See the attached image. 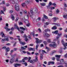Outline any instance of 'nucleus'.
<instances>
[{
    "label": "nucleus",
    "mask_w": 67,
    "mask_h": 67,
    "mask_svg": "<svg viewBox=\"0 0 67 67\" xmlns=\"http://www.w3.org/2000/svg\"><path fill=\"white\" fill-rule=\"evenodd\" d=\"M35 39L36 40V43L37 44V45L36 46V50H37L38 47L39 46V45L38 44V43H42V40H39L37 38H36Z\"/></svg>",
    "instance_id": "obj_1"
},
{
    "label": "nucleus",
    "mask_w": 67,
    "mask_h": 67,
    "mask_svg": "<svg viewBox=\"0 0 67 67\" xmlns=\"http://www.w3.org/2000/svg\"><path fill=\"white\" fill-rule=\"evenodd\" d=\"M35 59H34L33 60H31L30 61V60H29L28 61L29 62H30V63H32V64H33L35 63V62H37V61L38 60L37 59V56H36L35 57Z\"/></svg>",
    "instance_id": "obj_2"
},
{
    "label": "nucleus",
    "mask_w": 67,
    "mask_h": 67,
    "mask_svg": "<svg viewBox=\"0 0 67 67\" xmlns=\"http://www.w3.org/2000/svg\"><path fill=\"white\" fill-rule=\"evenodd\" d=\"M62 44L64 46V50L66 49L67 48L66 46H67V43H65L64 41L63 40H62Z\"/></svg>",
    "instance_id": "obj_3"
},
{
    "label": "nucleus",
    "mask_w": 67,
    "mask_h": 67,
    "mask_svg": "<svg viewBox=\"0 0 67 67\" xmlns=\"http://www.w3.org/2000/svg\"><path fill=\"white\" fill-rule=\"evenodd\" d=\"M52 44H49V46L50 47H54V48H56L57 46V45L56 44V43L55 42H53L52 43Z\"/></svg>",
    "instance_id": "obj_4"
},
{
    "label": "nucleus",
    "mask_w": 67,
    "mask_h": 67,
    "mask_svg": "<svg viewBox=\"0 0 67 67\" xmlns=\"http://www.w3.org/2000/svg\"><path fill=\"white\" fill-rule=\"evenodd\" d=\"M46 48L47 49V52H46L44 50H42V54H44L43 53H46V54H47L48 53V51H50V49L49 48L47 47H46Z\"/></svg>",
    "instance_id": "obj_5"
},
{
    "label": "nucleus",
    "mask_w": 67,
    "mask_h": 67,
    "mask_svg": "<svg viewBox=\"0 0 67 67\" xmlns=\"http://www.w3.org/2000/svg\"><path fill=\"white\" fill-rule=\"evenodd\" d=\"M46 48L47 49V52H46L44 50H42V54H44L43 53H46V54H47L48 53V51H50V49L49 48L47 47H46Z\"/></svg>",
    "instance_id": "obj_6"
},
{
    "label": "nucleus",
    "mask_w": 67,
    "mask_h": 67,
    "mask_svg": "<svg viewBox=\"0 0 67 67\" xmlns=\"http://www.w3.org/2000/svg\"><path fill=\"white\" fill-rule=\"evenodd\" d=\"M15 10L18 11H19V5L18 4H16L15 5Z\"/></svg>",
    "instance_id": "obj_7"
},
{
    "label": "nucleus",
    "mask_w": 67,
    "mask_h": 67,
    "mask_svg": "<svg viewBox=\"0 0 67 67\" xmlns=\"http://www.w3.org/2000/svg\"><path fill=\"white\" fill-rule=\"evenodd\" d=\"M55 56L56 57H57L56 58V60H57V61H58V62H59V61H60V58L61 55H56Z\"/></svg>",
    "instance_id": "obj_8"
},
{
    "label": "nucleus",
    "mask_w": 67,
    "mask_h": 67,
    "mask_svg": "<svg viewBox=\"0 0 67 67\" xmlns=\"http://www.w3.org/2000/svg\"><path fill=\"white\" fill-rule=\"evenodd\" d=\"M15 60V58L14 57H13V58H12L10 60V64H12L14 62Z\"/></svg>",
    "instance_id": "obj_9"
},
{
    "label": "nucleus",
    "mask_w": 67,
    "mask_h": 67,
    "mask_svg": "<svg viewBox=\"0 0 67 67\" xmlns=\"http://www.w3.org/2000/svg\"><path fill=\"white\" fill-rule=\"evenodd\" d=\"M28 15H30V17H31V18H33L32 16L33 15V12L32 10H30V13L29 12H28Z\"/></svg>",
    "instance_id": "obj_10"
},
{
    "label": "nucleus",
    "mask_w": 67,
    "mask_h": 67,
    "mask_svg": "<svg viewBox=\"0 0 67 67\" xmlns=\"http://www.w3.org/2000/svg\"><path fill=\"white\" fill-rule=\"evenodd\" d=\"M18 39L21 44H22V45H23L25 44L26 43L25 42H22V41H21V39L20 38H18Z\"/></svg>",
    "instance_id": "obj_11"
},
{
    "label": "nucleus",
    "mask_w": 67,
    "mask_h": 67,
    "mask_svg": "<svg viewBox=\"0 0 67 67\" xmlns=\"http://www.w3.org/2000/svg\"><path fill=\"white\" fill-rule=\"evenodd\" d=\"M14 28H15V29H17L19 31H20V29H19V28L18 27V26L16 24H15V25L14 26Z\"/></svg>",
    "instance_id": "obj_12"
},
{
    "label": "nucleus",
    "mask_w": 67,
    "mask_h": 67,
    "mask_svg": "<svg viewBox=\"0 0 67 67\" xmlns=\"http://www.w3.org/2000/svg\"><path fill=\"white\" fill-rule=\"evenodd\" d=\"M43 35L44 36H47V37H49V35L47 34V33H45V32H43Z\"/></svg>",
    "instance_id": "obj_13"
},
{
    "label": "nucleus",
    "mask_w": 67,
    "mask_h": 67,
    "mask_svg": "<svg viewBox=\"0 0 67 67\" xmlns=\"http://www.w3.org/2000/svg\"><path fill=\"white\" fill-rule=\"evenodd\" d=\"M1 35L2 36V37H4L5 38V35H4V34L3 33V32H2L1 33Z\"/></svg>",
    "instance_id": "obj_14"
},
{
    "label": "nucleus",
    "mask_w": 67,
    "mask_h": 67,
    "mask_svg": "<svg viewBox=\"0 0 67 67\" xmlns=\"http://www.w3.org/2000/svg\"><path fill=\"white\" fill-rule=\"evenodd\" d=\"M52 19L53 20V22H55L57 20H58V18L56 17H54L52 18Z\"/></svg>",
    "instance_id": "obj_15"
},
{
    "label": "nucleus",
    "mask_w": 67,
    "mask_h": 67,
    "mask_svg": "<svg viewBox=\"0 0 67 67\" xmlns=\"http://www.w3.org/2000/svg\"><path fill=\"white\" fill-rule=\"evenodd\" d=\"M22 64H24L25 66H27V63L25 62V61L24 60V59H23V63Z\"/></svg>",
    "instance_id": "obj_16"
},
{
    "label": "nucleus",
    "mask_w": 67,
    "mask_h": 67,
    "mask_svg": "<svg viewBox=\"0 0 67 67\" xmlns=\"http://www.w3.org/2000/svg\"><path fill=\"white\" fill-rule=\"evenodd\" d=\"M30 2V0H27L25 1V3L26 5V4H28Z\"/></svg>",
    "instance_id": "obj_17"
},
{
    "label": "nucleus",
    "mask_w": 67,
    "mask_h": 67,
    "mask_svg": "<svg viewBox=\"0 0 67 67\" xmlns=\"http://www.w3.org/2000/svg\"><path fill=\"white\" fill-rule=\"evenodd\" d=\"M60 64H64V60L63 59H62L60 60Z\"/></svg>",
    "instance_id": "obj_18"
},
{
    "label": "nucleus",
    "mask_w": 67,
    "mask_h": 67,
    "mask_svg": "<svg viewBox=\"0 0 67 67\" xmlns=\"http://www.w3.org/2000/svg\"><path fill=\"white\" fill-rule=\"evenodd\" d=\"M11 18L13 21H14L15 19V17L14 16H13V14H12L11 15Z\"/></svg>",
    "instance_id": "obj_19"
},
{
    "label": "nucleus",
    "mask_w": 67,
    "mask_h": 67,
    "mask_svg": "<svg viewBox=\"0 0 67 67\" xmlns=\"http://www.w3.org/2000/svg\"><path fill=\"white\" fill-rule=\"evenodd\" d=\"M21 64H14L15 67H18V66H20Z\"/></svg>",
    "instance_id": "obj_20"
},
{
    "label": "nucleus",
    "mask_w": 67,
    "mask_h": 67,
    "mask_svg": "<svg viewBox=\"0 0 67 67\" xmlns=\"http://www.w3.org/2000/svg\"><path fill=\"white\" fill-rule=\"evenodd\" d=\"M40 59L41 60H42L43 59V54L42 53H41L40 54Z\"/></svg>",
    "instance_id": "obj_21"
},
{
    "label": "nucleus",
    "mask_w": 67,
    "mask_h": 67,
    "mask_svg": "<svg viewBox=\"0 0 67 67\" xmlns=\"http://www.w3.org/2000/svg\"><path fill=\"white\" fill-rule=\"evenodd\" d=\"M29 49L30 51H35V49L32 48H29Z\"/></svg>",
    "instance_id": "obj_22"
},
{
    "label": "nucleus",
    "mask_w": 67,
    "mask_h": 67,
    "mask_svg": "<svg viewBox=\"0 0 67 67\" xmlns=\"http://www.w3.org/2000/svg\"><path fill=\"white\" fill-rule=\"evenodd\" d=\"M46 3H40V5H41V6H43V7L45 6V5H46Z\"/></svg>",
    "instance_id": "obj_23"
},
{
    "label": "nucleus",
    "mask_w": 67,
    "mask_h": 67,
    "mask_svg": "<svg viewBox=\"0 0 67 67\" xmlns=\"http://www.w3.org/2000/svg\"><path fill=\"white\" fill-rule=\"evenodd\" d=\"M21 5L22 7H25V6H26V4L25 3H23L21 4Z\"/></svg>",
    "instance_id": "obj_24"
},
{
    "label": "nucleus",
    "mask_w": 67,
    "mask_h": 67,
    "mask_svg": "<svg viewBox=\"0 0 67 67\" xmlns=\"http://www.w3.org/2000/svg\"><path fill=\"white\" fill-rule=\"evenodd\" d=\"M5 51L7 52H8L10 51V48L9 47L6 48L5 49Z\"/></svg>",
    "instance_id": "obj_25"
},
{
    "label": "nucleus",
    "mask_w": 67,
    "mask_h": 67,
    "mask_svg": "<svg viewBox=\"0 0 67 67\" xmlns=\"http://www.w3.org/2000/svg\"><path fill=\"white\" fill-rule=\"evenodd\" d=\"M31 58L30 57H29V58L25 57L24 58V59H25V60H26V59H29V60H31Z\"/></svg>",
    "instance_id": "obj_26"
},
{
    "label": "nucleus",
    "mask_w": 67,
    "mask_h": 67,
    "mask_svg": "<svg viewBox=\"0 0 67 67\" xmlns=\"http://www.w3.org/2000/svg\"><path fill=\"white\" fill-rule=\"evenodd\" d=\"M52 30H56L57 27L55 26H54L53 27H52Z\"/></svg>",
    "instance_id": "obj_27"
},
{
    "label": "nucleus",
    "mask_w": 67,
    "mask_h": 67,
    "mask_svg": "<svg viewBox=\"0 0 67 67\" xmlns=\"http://www.w3.org/2000/svg\"><path fill=\"white\" fill-rule=\"evenodd\" d=\"M24 19L25 20H28L29 19V16L28 15H26L24 17Z\"/></svg>",
    "instance_id": "obj_28"
},
{
    "label": "nucleus",
    "mask_w": 67,
    "mask_h": 67,
    "mask_svg": "<svg viewBox=\"0 0 67 67\" xmlns=\"http://www.w3.org/2000/svg\"><path fill=\"white\" fill-rule=\"evenodd\" d=\"M20 29H21L22 30H23V31H25V29H26L25 28H24L23 27H20Z\"/></svg>",
    "instance_id": "obj_29"
},
{
    "label": "nucleus",
    "mask_w": 67,
    "mask_h": 67,
    "mask_svg": "<svg viewBox=\"0 0 67 67\" xmlns=\"http://www.w3.org/2000/svg\"><path fill=\"white\" fill-rule=\"evenodd\" d=\"M20 29H21L22 30H23V31H25V29H26L25 28H24L23 27H20Z\"/></svg>",
    "instance_id": "obj_30"
},
{
    "label": "nucleus",
    "mask_w": 67,
    "mask_h": 67,
    "mask_svg": "<svg viewBox=\"0 0 67 67\" xmlns=\"http://www.w3.org/2000/svg\"><path fill=\"white\" fill-rule=\"evenodd\" d=\"M50 30L49 29H46L45 30V31L46 32H47L49 31V32H50Z\"/></svg>",
    "instance_id": "obj_31"
},
{
    "label": "nucleus",
    "mask_w": 67,
    "mask_h": 67,
    "mask_svg": "<svg viewBox=\"0 0 67 67\" xmlns=\"http://www.w3.org/2000/svg\"><path fill=\"white\" fill-rule=\"evenodd\" d=\"M12 4H15V5L16 4H18L17 3H15V2L14 1H12Z\"/></svg>",
    "instance_id": "obj_32"
},
{
    "label": "nucleus",
    "mask_w": 67,
    "mask_h": 67,
    "mask_svg": "<svg viewBox=\"0 0 67 67\" xmlns=\"http://www.w3.org/2000/svg\"><path fill=\"white\" fill-rule=\"evenodd\" d=\"M43 16H44V18H45V19H48V18H47V16H46V15H45L44 14L43 15Z\"/></svg>",
    "instance_id": "obj_33"
},
{
    "label": "nucleus",
    "mask_w": 67,
    "mask_h": 67,
    "mask_svg": "<svg viewBox=\"0 0 67 67\" xmlns=\"http://www.w3.org/2000/svg\"><path fill=\"white\" fill-rule=\"evenodd\" d=\"M1 7L3 8V10L4 11H5V10H6V8H5V7H3L2 6Z\"/></svg>",
    "instance_id": "obj_34"
},
{
    "label": "nucleus",
    "mask_w": 67,
    "mask_h": 67,
    "mask_svg": "<svg viewBox=\"0 0 67 67\" xmlns=\"http://www.w3.org/2000/svg\"><path fill=\"white\" fill-rule=\"evenodd\" d=\"M24 47H21V48L23 50H25V49H26V48H24Z\"/></svg>",
    "instance_id": "obj_35"
},
{
    "label": "nucleus",
    "mask_w": 67,
    "mask_h": 67,
    "mask_svg": "<svg viewBox=\"0 0 67 67\" xmlns=\"http://www.w3.org/2000/svg\"><path fill=\"white\" fill-rule=\"evenodd\" d=\"M35 55H36V56H38V55H39V53H38L36 52L35 53Z\"/></svg>",
    "instance_id": "obj_36"
},
{
    "label": "nucleus",
    "mask_w": 67,
    "mask_h": 67,
    "mask_svg": "<svg viewBox=\"0 0 67 67\" xmlns=\"http://www.w3.org/2000/svg\"><path fill=\"white\" fill-rule=\"evenodd\" d=\"M47 42H48V43H51V39H48Z\"/></svg>",
    "instance_id": "obj_37"
},
{
    "label": "nucleus",
    "mask_w": 67,
    "mask_h": 67,
    "mask_svg": "<svg viewBox=\"0 0 67 67\" xmlns=\"http://www.w3.org/2000/svg\"><path fill=\"white\" fill-rule=\"evenodd\" d=\"M5 41H7V42H8L9 41V38H5Z\"/></svg>",
    "instance_id": "obj_38"
},
{
    "label": "nucleus",
    "mask_w": 67,
    "mask_h": 67,
    "mask_svg": "<svg viewBox=\"0 0 67 67\" xmlns=\"http://www.w3.org/2000/svg\"><path fill=\"white\" fill-rule=\"evenodd\" d=\"M52 4H53L51 2H50L48 5H49V6H51V5H52Z\"/></svg>",
    "instance_id": "obj_39"
},
{
    "label": "nucleus",
    "mask_w": 67,
    "mask_h": 67,
    "mask_svg": "<svg viewBox=\"0 0 67 67\" xmlns=\"http://www.w3.org/2000/svg\"><path fill=\"white\" fill-rule=\"evenodd\" d=\"M50 9H51V10H53V9H55V7H50Z\"/></svg>",
    "instance_id": "obj_40"
},
{
    "label": "nucleus",
    "mask_w": 67,
    "mask_h": 67,
    "mask_svg": "<svg viewBox=\"0 0 67 67\" xmlns=\"http://www.w3.org/2000/svg\"><path fill=\"white\" fill-rule=\"evenodd\" d=\"M5 41V39H2L1 41V42L2 43H4V42H3V41Z\"/></svg>",
    "instance_id": "obj_41"
},
{
    "label": "nucleus",
    "mask_w": 67,
    "mask_h": 67,
    "mask_svg": "<svg viewBox=\"0 0 67 67\" xmlns=\"http://www.w3.org/2000/svg\"><path fill=\"white\" fill-rule=\"evenodd\" d=\"M56 13L57 14L59 13V10H57L56 11Z\"/></svg>",
    "instance_id": "obj_42"
},
{
    "label": "nucleus",
    "mask_w": 67,
    "mask_h": 67,
    "mask_svg": "<svg viewBox=\"0 0 67 67\" xmlns=\"http://www.w3.org/2000/svg\"><path fill=\"white\" fill-rule=\"evenodd\" d=\"M58 30H56L55 31V34H58Z\"/></svg>",
    "instance_id": "obj_43"
},
{
    "label": "nucleus",
    "mask_w": 67,
    "mask_h": 67,
    "mask_svg": "<svg viewBox=\"0 0 67 67\" xmlns=\"http://www.w3.org/2000/svg\"><path fill=\"white\" fill-rule=\"evenodd\" d=\"M43 43L44 44L45 46H46L47 44V42L46 41H44L43 42Z\"/></svg>",
    "instance_id": "obj_44"
},
{
    "label": "nucleus",
    "mask_w": 67,
    "mask_h": 67,
    "mask_svg": "<svg viewBox=\"0 0 67 67\" xmlns=\"http://www.w3.org/2000/svg\"><path fill=\"white\" fill-rule=\"evenodd\" d=\"M13 12V11L12 10H9V13H12Z\"/></svg>",
    "instance_id": "obj_45"
},
{
    "label": "nucleus",
    "mask_w": 67,
    "mask_h": 67,
    "mask_svg": "<svg viewBox=\"0 0 67 67\" xmlns=\"http://www.w3.org/2000/svg\"><path fill=\"white\" fill-rule=\"evenodd\" d=\"M19 25H22V24H23V23H22L21 21H20L19 22Z\"/></svg>",
    "instance_id": "obj_46"
},
{
    "label": "nucleus",
    "mask_w": 67,
    "mask_h": 67,
    "mask_svg": "<svg viewBox=\"0 0 67 67\" xmlns=\"http://www.w3.org/2000/svg\"><path fill=\"white\" fill-rule=\"evenodd\" d=\"M38 31H39L40 32V33H41V32H42L41 30V29L40 28H39L38 29Z\"/></svg>",
    "instance_id": "obj_47"
},
{
    "label": "nucleus",
    "mask_w": 67,
    "mask_h": 67,
    "mask_svg": "<svg viewBox=\"0 0 67 67\" xmlns=\"http://www.w3.org/2000/svg\"><path fill=\"white\" fill-rule=\"evenodd\" d=\"M55 25H57V26H60V25L59 24H57L56 23Z\"/></svg>",
    "instance_id": "obj_48"
},
{
    "label": "nucleus",
    "mask_w": 67,
    "mask_h": 67,
    "mask_svg": "<svg viewBox=\"0 0 67 67\" xmlns=\"http://www.w3.org/2000/svg\"><path fill=\"white\" fill-rule=\"evenodd\" d=\"M51 64L54 65L55 64V62H51Z\"/></svg>",
    "instance_id": "obj_49"
},
{
    "label": "nucleus",
    "mask_w": 67,
    "mask_h": 67,
    "mask_svg": "<svg viewBox=\"0 0 67 67\" xmlns=\"http://www.w3.org/2000/svg\"><path fill=\"white\" fill-rule=\"evenodd\" d=\"M30 23H29L28 24H27L26 25V26H27L28 27H29L30 26Z\"/></svg>",
    "instance_id": "obj_50"
},
{
    "label": "nucleus",
    "mask_w": 67,
    "mask_h": 67,
    "mask_svg": "<svg viewBox=\"0 0 67 67\" xmlns=\"http://www.w3.org/2000/svg\"><path fill=\"white\" fill-rule=\"evenodd\" d=\"M9 27V26H5L4 27V29H6V30H7L8 29V28Z\"/></svg>",
    "instance_id": "obj_51"
},
{
    "label": "nucleus",
    "mask_w": 67,
    "mask_h": 67,
    "mask_svg": "<svg viewBox=\"0 0 67 67\" xmlns=\"http://www.w3.org/2000/svg\"><path fill=\"white\" fill-rule=\"evenodd\" d=\"M25 41L26 42H27V41H28V39L27 38H25Z\"/></svg>",
    "instance_id": "obj_52"
},
{
    "label": "nucleus",
    "mask_w": 67,
    "mask_h": 67,
    "mask_svg": "<svg viewBox=\"0 0 67 67\" xmlns=\"http://www.w3.org/2000/svg\"><path fill=\"white\" fill-rule=\"evenodd\" d=\"M6 45H7V46H10V45H11V44L10 43H7L6 44Z\"/></svg>",
    "instance_id": "obj_53"
},
{
    "label": "nucleus",
    "mask_w": 67,
    "mask_h": 67,
    "mask_svg": "<svg viewBox=\"0 0 67 67\" xmlns=\"http://www.w3.org/2000/svg\"><path fill=\"white\" fill-rule=\"evenodd\" d=\"M63 64H65L66 65H67V63L66 62V61H64L63 62Z\"/></svg>",
    "instance_id": "obj_54"
},
{
    "label": "nucleus",
    "mask_w": 67,
    "mask_h": 67,
    "mask_svg": "<svg viewBox=\"0 0 67 67\" xmlns=\"http://www.w3.org/2000/svg\"><path fill=\"white\" fill-rule=\"evenodd\" d=\"M62 35V33H61L60 34H58V35L59 36H61Z\"/></svg>",
    "instance_id": "obj_55"
},
{
    "label": "nucleus",
    "mask_w": 67,
    "mask_h": 67,
    "mask_svg": "<svg viewBox=\"0 0 67 67\" xmlns=\"http://www.w3.org/2000/svg\"><path fill=\"white\" fill-rule=\"evenodd\" d=\"M48 15L49 16H52L53 15L51 13L48 14Z\"/></svg>",
    "instance_id": "obj_56"
},
{
    "label": "nucleus",
    "mask_w": 67,
    "mask_h": 67,
    "mask_svg": "<svg viewBox=\"0 0 67 67\" xmlns=\"http://www.w3.org/2000/svg\"><path fill=\"white\" fill-rule=\"evenodd\" d=\"M2 49H6V47L4 46L2 48Z\"/></svg>",
    "instance_id": "obj_57"
},
{
    "label": "nucleus",
    "mask_w": 67,
    "mask_h": 67,
    "mask_svg": "<svg viewBox=\"0 0 67 67\" xmlns=\"http://www.w3.org/2000/svg\"><path fill=\"white\" fill-rule=\"evenodd\" d=\"M26 53L28 55H31V53H30L28 52H27Z\"/></svg>",
    "instance_id": "obj_58"
},
{
    "label": "nucleus",
    "mask_w": 67,
    "mask_h": 67,
    "mask_svg": "<svg viewBox=\"0 0 67 67\" xmlns=\"http://www.w3.org/2000/svg\"><path fill=\"white\" fill-rule=\"evenodd\" d=\"M24 13L25 14H26L27 13V11H26V10H25L24 11Z\"/></svg>",
    "instance_id": "obj_59"
},
{
    "label": "nucleus",
    "mask_w": 67,
    "mask_h": 67,
    "mask_svg": "<svg viewBox=\"0 0 67 67\" xmlns=\"http://www.w3.org/2000/svg\"><path fill=\"white\" fill-rule=\"evenodd\" d=\"M55 58L54 57H53L52 58V59L53 60H54L55 59Z\"/></svg>",
    "instance_id": "obj_60"
},
{
    "label": "nucleus",
    "mask_w": 67,
    "mask_h": 67,
    "mask_svg": "<svg viewBox=\"0 0 67 67\" xmlns=\"http://www.w3.org/2000/svg\"><path fill=\"white\" fill-rule=\"evenodd\" d=\"M10 30H11V29H10L8 28L7 29L6 31H10Z\"/></svg>",
    "instance_id": "obj_61"
},
{
    "label": "nucleus",
    "mask_w": 67,
    "mask_h": 67,
    "mask_svg": "<svg viewBox=\"0 0 67 67\" xmlns=\"http://www.w3.org/2000/svg\"><path fill=\"white\" fill-rule=\"evenodd\" d=\"M52 5H54V6H56L57 5L55 3H53L52 4Z\"/></svg>",
    "instance_id": "obj_62"
},
{
    "label": "nucleus",
    "mask_w": 67,
    "mask_h": 67,
    "mask_svg": "<svg viewBox=\"0 0 67 67\" xmlns=\"http://www.w3.org/2000/svg\"><path fill=\"white\" fill-rule=\"evenodd\" d=\"M51 64V62H48V65H50V64Z\"/></svg>",
    "instance_id": "obj_63"
},
{
    "label": "nucleus",
    "mask_w": 67,
    "mask_h": 67,
    "mask_svg": "<svg viewBox=\"0 0 67 67\" xmlns=\"http://www.w3.org/2000/svg\"><path fill=\"white\" fill-rule=\"evenodd\" d=\"M57 67H64V66L63 65H60L58 66Z\"/></svg>",
    "instance_id": "obj_64"
}]
</instances>
